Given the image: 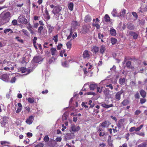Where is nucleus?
Listing matches in <instances>:
<instances>
[{"instance_id": "1", "label": "nucleus", "mask_w": 147, "mask_h": 147, "mask_svg": "<svg viewBox=\"0 0 147 147\" xmlns=\"http://www.w3.org/2000/svg\"><path fill=\"white\" fill-rule=\"evenodd\" d=\"M10 17L11 14L9 12H2L0 15V26L8 22Z\"/></svg>"}, {"instance_id": "2", "label": "nucleus", "mask_w": 147, "mask_h": 147, "mask_svg": "<svg viewBox=\"0 0 147 147\" xmlns=\"http://www.w3.org/2000/svg\"><path fill=\"white\" fill-rule=\"evenodd\" d=\"M62 9V7L60 6H56L54 7L52 12L54 15L59 14V13L61 11Z\"/></svg>"}, {"instance_id": "3", "label": "nucleus", "mask_w": 147, "mask_h": 147, "mask_svg": "<svg viewBox=\"0 0 147 147\" xmlns=\"http://www.w3.org/2000/svg\"><path fill=\"white\" fill-rule=\"evenodd\" d=\"M80 129V127L79 126H76L75 124H72L71 125L70 131L71 133H74L78 131Z\"/></svg>"}, {"instance_id": "4", "label": "nucleus", "mask_w": 147, "mask_h": 147, "mask_svg": "<svg viewBox=\"0 0 147 147\" xmlns=\"http://www.w3.org/2000/svg\"><path fill=\"white\" fill-rule=\"evenodd\" d=\"M124 92V90L122 89L117 92L115 95V97L117 101H119L121 99V94Z\"/></svg>"}, {"instance_id": "5", "label": "nucleus", "mask_w": 147, "mask_h": 147, "mask_svg": "<svg viewBox=\"0 0 147 147\" xmlns=\"http://www.w3.org/2000/svg\"><path fill=\"white\" fill-rule=\"evenodd\" d=\"M125 119H121L119 120L116 124V125L119 129L121 128L123 126L124 124Z\"/></svg>"}, {"instance_id": "6", "label": "nucleus", "mask_w": 147, "mask_h": 147, "mask_svg": "<svg viewBox=\"0 0 147 147\" xmlns=\"http://www.w3.org/2000/svg\"><path fill=\"white\" fill-rule=\"evenodd\" d=\"M110 122L108 121H105L100 124L99 126L103 128H108L111 124Z\"/></svg>"}, {"instance_id": "7", "label": "nucleus", "mask_w": 147, "mask_h": 147, "mask_svg": "<svg viewBox=\"0 0 147 147\" xmlns=\"http://www.w3.org/2000/svg\"><path fill=\"white\" fill-rule=\"evenodd\" d=\"M18 19V22L20 23H23L25 24H26L28 23L27 19L25 18L24 17L20 16Z\"/></svg>"}, {"instance_id": "8", "label": "nucleus", "mask_w": 147, "mask_h": 147, "mask_svg": "<svg viewBox=\"0 0 147 147\" xmlns=\"http://www.w3.org/2000/svg\"><path fill=\"white\" fill-rule=\"evenodd\" d=\"M34 117L32 115L30 116L26 121V123L29 125H31L33 122Z\"/></svg>"}, {"instance_id": "9", "label": "nucleus", "mask_w": 147, "mask_h": 147, "mask_svg": "<svg viewBox=\"0 0 147 147\" xmlns=\"http://www.w3.org/2000/svg\"><path fill=\"white\" fill-rule=\"evenodd\" d=\"M8 118L7 117H4L3 118V120L1 122V126L3 127H5L7 124V119Z\"/></svg>"}, {"instance_id": "10", "label": "nucleus", "mask_w": 147, "mask_h": 147, "mask_svg": "<svg viewBox=\"0 0 147 147\" xmlns=\"http://www.w3.org/2000/svg\"><path fill=\"white\" fill-rule=\"evenodd\" d=\"M89 26H87L86 25L83 26L82 29V33L84 34H86L89 32Z\"/></svg>"}, {"instance_id": "11", "label": "nucleus", "mask_w": 147, "mask_h": 147, "mask_svg": "<svg viewBox=\"0 0 147 147\" xmlns=\"http://www.w3.org/2000/svg\"><path fill=\"white\" fill-rule=\"evenodd\" d=\"M129 34L130 35L132 36L134 39L136 40L137 39L138 35L136 33L132 31L129 32Z\"/></svg>"}, {"instance_id": "12", "label": "nucleus", "mask_w": 147, "mask_h": 147, "mask_svg": "<svg viewBox=\"0 0 147 147\" xmlns=\"http://www.w3.org/2000/svg\"><path fill=\"white\" fill-rule=\"evenodd\" d=\"M43 59L42 57L40 56H36L34 57L33 60L35 63H39L40 62L42 61Z\"/></svg>"}, {"instance_id": "13", "label": "nucleus", "mask_w": 147, "mask_h": 147, "mask_svg": "<svg viewBox=\"0 0 147 147\" xmlns=\"http://www.w3.org/2000/svg\"><path fill=\"white\" fill-rule=\"evenodd\" d=\"M47 27L49 34H50L52 33L54 31V27L51 26V24H48Z\"/></svg>"}, {"instance_id": "14", "label": "nucleus", "mask_w": 147, "mask_h": 147, "mask_svg": "<svg viewBox=\"0 0 147 147\" xmlns=\"http://www.w3.org/2000/svg\"><path fill=\"white\" fill-rule=\"evenodd\" d=\"M55 141L52 139H51L48 142L47 144L48 146L51 147H54L55 146V144L54 143Z\"/></svg>"}, {"instance_id": "15", "label": "nucleus", "mask_w": 147, "mask_h": 147, "mask_svg": "<svg viewBox=\"0 0 147 147\" xmlns=\"http://www.w3.org/2000/svg\"><path fill=\"white\" fill-rule=\"evenodd\" d=\"M83 57L85 59L89 58L90 57V55L89 54V51L87 50L84 51L83 53Z\"/></svg>"}, {"instance_id": "16", "label": "nucleus", "mask_w": 147, "mask_h": 147, "mask_svg": "<svg viewBox=\"0 0 147 147\" xmlns=\"http://www.w3.org/2000/svg\"><path fill=\"white\" fill-rule=\"evenodd\" d=\"M99 50V48L98 47L96 46H94L92 47L91 51L95 54L98 53Z\"/></svg>"}, {"instance_id": "17", "label": "nucleus", "mask_w": 147, "mask_h": 147, "mask_svg": "<svg viewBox=\"0 0 147 147\" xmlns=\"http://www.w3.org/2000/svg\"><path fill=\"white\" fill-rule=\"evenodd\" d=\"M92 18L91 16L88 15L85 16L84 20V22L86 23L90 22Z\"/></svg>"}, {"instance_id": "18", "label": "nucleus", "mask_w": 147, "mask_h": 147, "mask_svg": "<svg viewBox=\"0 0 147 147\" xmlns=\"http://www.w3.org/2000/svg\"><path fill=\"white\" fill-rule=\"evenodd\" d=\"M126 65L128 68L130 69H132L134 68V67L131 65V63L130 61H127L126 63Z\"/></svg>"}, {"instance_id": "19", "label": "nucleus", "mask_w": 147, "mask_h": 147, "mask_svg": "<svg viewBox=\"0 0 147 147\" xmlns=\"http://www.w3.org/2000/svg\"><path fill=\"white\" fill-rule=\"evenodd\" d=\"M52 55H57V51L55 48H52L50 49Z\"/></svg>"}, {"instance_id": "20", "label": "nucleus", "mask_w": 147, "mask_h": 147, "mask_svg": "<svg viewBox=\"0 0 147 147\" xmlns=\"http://www.w3.org/2000/svg\"><path fill=\"white\" fill-rule=\"evenodd\" d=\"M78 25V22L76 21H73L71 22V26L74 29L77 28Z\"/></svg>"}, {"instance_id": "21", "label": "nucleus", "mask_w": 147, "mask_h": 147, "mask_svg": "<svg viewBox=\"0 0 147 147\" xmlns=\"http://www.w3.org/2000/svg\"><path fill=\"white\" fill-rule=\"evenodd\" d=\"M20 70L22 73H24L27 72L29 74L31 72L30 69H27L26 68L24 67H22L20 68Z\"/></svg>"}, {"instance_id": "22", "label": "nucleus", "mask_w": 147, "mask_h": 147, "mask_svg": "<svg viewBox=\"0 0 147 147\" xmlns=\"http://www.w3.org/2000/svg\"><path fill=\"white\" fill-rule=\"evenodd\" d=\"M106 50V47L104 45L101 46L100 49V53L102 54H103Z\"/></svg>"}, {"instance_id": "23", "label": "nucleus", "mask_w": 147, "mask_h": 147, "mask_svg": "<svg viewBox=\"0 0 147 147\" xmlns=\"http://www.w3.org/2000/svg\"><path fill=\"white\" fill-rule=\"evenodd\" d=\"M140 93L141 96L143 98H144L146 97V93L144 90L142 89L140 90Z\"/></svg>"}, {"instance_id": "24", "label": "nucleus", "mask_w": 147, "mask_h": 147, "mask_svg": "<svg viewBox=\"0 0 147 147\" xmlns=\"http://www.w3.org/2000/svg\"><path fill=\"white\" fill-rule=\"evenodd\" d=\"M97 85L96 84H91L89 86V87L90 90H93L96 88H97Z\"/></svg>"}, {"instance_id": "25", "label": "nucleus", "mask_w": 147, "mask_h": 147, "mask_svg": "<svg viewBox=\"0 0 147 147\" xmlns=\"http://www.w3.org/2000/svg\"><path fill=\"white\" fill-rule=\"evenodd\" d=\"M45 13L46 15L45 16V19L47 20H49L50 18V16L47 9H45Z\"/></svg>"}, {"instance_id": "26", "label": "nucleus", "mask_w": 147, "mask_h": 147, "mask_svg": "<svg viewBox=\"0 0 147 147\" xmlns=\"http://www.w3.org/2000/svg\"><path fill=\"white\" fill-rule=\"evenodd\" d=\"M101 106L104 108L108 109L110 107H113V105L112 104L110 105H107L105 103H103L101 105Z\"/></svg>"}, {"instance_id": "27", "label": "nucleus", "mask_w": 147, "mask_h": 147, "mask_svg": "<svg viewBox=\"0 0 147 147\" xmlns=\"http://www.w3.org/2000/svg\"><path fill=\"white\" fill-rule=\"evenodd\" d=\"M125 82V79L124 78H120L119 81V83L121 85L124 84Z\"/></svg>"}, {"instance_id": "28", "label": "nucleus", "mask_w": 147, "mask_h": 147, "mask_svg": "<svg viewBox=\"0 0 147 147\" xmlns=\"http://www.w3.org/2000/svg\"><path fill=\"white\" fill-rule=\"evenodd\" d=\"M9 32V34H11L13 33L12 30L10 28L5 29L4 30V33L6 34L7 33Z\"/></svg>"}, {"instance_id": "29", "label": "nucleus", "mask_w": 147, "mask_h": 147, "mask_svg": "<svg viewBox=\"0 0 147 147\" xmlns=\"http://www.w3.org/2000/svg\"><path fill=\"white\" fill-rule=\"evenodd\" d=\"M127 28L130 30H133L134 29V26L131 23H129L127 24Z\"/></svg>"}, {"instance_id": "30", "label": "nucleus", "mask_w": 147, "mask_h": 147, "mask_svg": "<svg viewBox=\"0 0 147 147\" xmlns=\"http://www.w3.org/2000/svg\"><path fill=\"white\" fill-rule=\"evenodd\" d=\"M44 29V27L43 26H39L38 29V32L40 34H42L43 33V31Z\"/></svg>"}, {"instance_id": "31", "label": "nucleus", "mask_w": 147, "mask_h": 147, "mask_svg": "<svg viewBox=\"0 0 147 147\" xmlns=\"http://www.w3.org/2000/svg\"><path fill=\"white\" fill-rule=\"evenodd\" d=\"M129 101L127 99H125L124 100L121 102V104L123 106H126V105H128L129 103Z\"/></svg>"}, {"instance_id": "32", "label": "nucleus", "mask_w": 147, "mask_h": 147, "mask_svg": "<svg viewBox=\"0 0 147 147\" xmlns=\"http://www.w3.org/2000/svg\"><path fill=\"white\" fill-rule=\"evenodd\" d=\"M105 21L107 22H109L110 20V18L108 14H106L104 17Z\"/></svg>"}, {"instance_id": "33", "label": "nucleus", "mask_w": 147, "mask_h": 147, "mask_svg": "<svg viewBox=\"0 0 147 147\" xmlns=\"http://www.w3.org/2000/svg\"><path fill=\"white\" fill-rule=\"evenodd\" d=\"M55 57L53 56L51 57V58L49 59L48 61V63L49 64H51L53 62H54L55 61Z\"/></svg>"}, {"instance_id": "34", "label": "nucleus", "mask_w": 147, "mask_h": 147, "mask_svg": "<svg viewBox=\"0 0 147 147\" xmlns=\"http://www.w3.org/2000/svg\"><path fill=\"white\" fill-rule=\"evenodd\" d=\"M111 34L112 36H115L116 34V30L113 29H111L110 30Z\"/></svg>"}, {"instance_id": "35", "label": "nucleus", "mask_w": 147, "mask_h": 147, "mask_svg": "<svg viewBox=\"0 0 147 147\" xmlns=\"http://www.w3.org/2000/svg\"><path fill=\"white\" fill-rule=\"evenodd\" d=\"M111 42L112 45H114L116 44L117 42V39L114 38H112L111 40Z\"/></svg>"}, {"instance_id": "36", "label": "nucleus", "mask_w": 147, "mask_h": 147, "mask_svg": "<svg viewBox=\"0 0 147 147\" xmlns=\"http://www.w3.org/2000/svg\"><path fill=\"white\" fill-rule=\"evenodd\" d=\"M147 144L146 142H143L138 146V147H146Z\"/></svg>"}, {"instance_id": "37", "label": "nucleus", "mask_w": 147, "mask_h": 147, "mask_svg": "<svg viewBox=\"0 0 147 147\" xmlns=\"http://www.w3.org/2000/svg\"><path fill=\"white\" fill-rule=\"evenodd\" d=\"M73 7L74 4L72 3H70L68 5V8L71 11L73 10Z\"/></svg>"}, {"instance_id": "38", "label": "nucleus", "mask_w": 147, "mask_h": 147, "mask_svg": "<svg viewBox=\"0 0 147 147\" xmlns=\"http://www.w3.org/2000/svg\"><path fill=\"white\" fill-rule=\"evenodd\" d=\"M27 100H28V102L30 103H32L34 102V98L30 97H29L27 98Z\"/></svg>"}, {"instance_id": "39", "label": "nucleus", "mask_w": 147, "mask_h": 147, "mask_svg": "<svg viewBox=\"0 0 147 147\" xmlns=\"http://www.w3.org/2000/svg\"><path fill=\"white\" fill-rule=\"evenodd\" d=\"M20 38L19 36H17L15 38V39L17 40V41L20 42L21 44H23L24 41L22 39H20Z\"/></svg>"}, {"instance_id": "40", "label": "nucleus", "mask_w": 147, "mask_h": 147, "mask_svg": "<svg viewBox=\"0 0 147 147\" xmlns=\"http://www.w3.org/2000/svg\"><path fill=\"white\" fill-rule=\"evenodd\" d=\"M103 87L102 86L101 87H97V92H99V93H101L102 91V89L103 88Z\"/></svg>"}, {"instance_id": "41", "label": "nucleus", "mask_w": 147, "mask_h": 147, "mask_svg": "<svg viewBox=\"0 0 147 147\" xmlns=\"http://www.w3.org/2000/svg\"><path fill=\"white\" fill-rule=\"evenodd\" d=\"M98 38L99 39H101V41L102 42H104V41L102 40V38L104 37V35L103 34H101L100 33L98 34Z\"/></svg>"}, {"instance_id": "42", "label": "nucleus", "mask_w": 147, "mask_h": 147, "mask_svg": "<svg viewBox=\"0 0 147 147\" xmlns=\"http://www.w3.org/2000/svg\"><path fill=\"white\" fill-rule=\"evenodd\" d=\"M126 10L125 9H123L120 13V16L121 17H124L126 13Z\"/></svg>"}, {"instance_id": "43", "label": "nucleus", "mask_w": 147, "mask_h": 147, "mask_svg": "<svg viewBox=\"0 0 147 147\" xmlns=\"http://www.w3.org/2000/svg\"><path fill=\"white\" fill-rule=\"evenodd\" d=\"M53 40L55 42L56 44L57 43L58 40V35L54 36L53 38Z\"/></svg>"}, {"instance_id": "44", "label": "nucleus", "mask_w": 147, "mask_h": 147, "mask_svg": "<svg viewBox=\"0 0 147 147\" xmlns=\"http://www.w3.org/2000/svg\"><path fill=\"white\" fill-rule=\"evenodd\" d=\"M16 79V77H12L11 78L10 82L11 83H13L15 82Z\"/></svg>"}, {"instance_id": "45", "label": "nucleus", "mask_w": 147, "mask_h": 147, "mask_svg": "<svg viewBox=\"0 0 147 147\" xmlns=\"http://www.w3.org/2000/svg\"><path fill=\"white\" fill-rule=\"evenodd\" d=\"M144 125L142 124L140 125L139 127L136 128L135 127V129H136V131H140L142 128L143 127Z\"/></svg>"}, {"instance_id": "46", "label": "nucleus", "mask_w": 147, "mask_h": 147, "mask_svg": "<svg viewBox=\"0 0 147 147\" xmlns=\"http://www.w3.org/2000/svg\"><path fill=\"white\" fill-rule=\"evenodd\" d=\"M49 140V137L48 135L46 136L44 138L43 140L45 142H48Z\"/></svg>"}, {"instance_id": "47", "label": "nucleus", "mask_w": 147, "mask_h": 147, "mask_svg": "<svg viewBox=\"0 0 147 147\" xmlns=\"http://www.w3.org/2000/svg\"><path fill=\"white\" fill-rule=\"evenodd\" d=\"M32 26L30 24H29V27L27 28L28 30L30 31V33L32 34L33 33V31L32 29Z\"/></svg>"}, {"instance_id": "48", "label": "nucleus", "mask_w": 147, "mask_h": 147, "mask_svg": "<svg viewBox=\"0 0 147 147\" xmlns=\"http://www.w3.org/2000/svg\"><path fill=\"white\" fill-rule=\"evenodd\" d=\"M109 90L107 88H105V90L103 91L104 94L107 95L109 94Z\"/></svg>"}, {"instance_id": "49", "label": "nucleus", "mask_w": 147, "mask_h": 147, "mask_svg": "<svg viewBox=\"0 0 147 147\" xmlns=\"http://www.w3.org/2000/svg\"><path fill=\"white\" fill-rule=\"evenodd\" d=\"M66 45L68 49H70L71 48V44L70 42H67L66 44Z\"/></svg>"}, {"instance_id": "50", "label": "nucleus", "mask_w": 147, "mask_h": 147, "mask_svg": "<svg viewBox=\"0 0 147 147\" xmlns=\"http://www.w3.org/2000/svg\"><path fill=\"white\" fill-rule=\"evenodd\" d=\"M111 13L113 16L115 17L116 16L115 14L117 13V11L115 9H113Z\"/></svg>"}, {"instance_id": "51", "label": "nucleus", "mask_w": 147, "mask_h": 147, "mask_svg": "<svg viewBox=\"0 0 147 147\" xmlns=\"http://www.w3.org/2000/svg\"><path fill=\"white\" fill-rule=\"evenodd\" d=\"M132 14L133 16L135 18V20H137L138 17L137 13L136 12H132Z\"/></svg>"}, {"instance_id": "52", "label": "nucleus", "mask_w": 147, "mask_h": 147, "mask_svg": "<svg viewBox=\"0 0 147 147\" xmlns=\"http://www.w3.org/2000/svg\"><path fill=\"white\" fill-rule=\"evenodd\" d=\"M146 101V99L144 98H141L140 100V102L141 104L144 103Z\"/></svg>"}, {"instance_id": "53", "label": "nucleus", "mask_w": 147, "mask_h": 147, "mask_svg": "<svg viewBox=\"0 0 147 147\" xmlns=\"http://www.w3.org/2000/svg\"><path fill=\"white\" fill-rule=\"evenodd\" d=\"M92 25L94 26H95L98 29H99L100 27V26L98 24L96 23L93 24Z\"/></svg>"}, {"instance_id": "54", "label": "nucleus", "mask_w": 147, "mask_h": 147, "mask_svg": "<svg viewBox=\"0 0 147 147\" xmlns=\"http://www.w3.org/2000/svg\"><path fill=\"white\" fill-rule=\"evenodd\" d=\"M134 131H136L135 127V126L132 127L129 129V131L130 132H132Z\"/></svg>"}, {"instance_id": "55", "label": "nucleus", "mask_w": 147, "mask_h": 147, "mask_svg": "<svg viewBox=\"0 0 147 147\" xmlns=\"http://www.w3.org/2000/svg\"><path fill=\"white\" fill-rule=\"evenodd\" d=\"M83 70L84 72V74L85 75H87L90 71V70H87V69L86 68H84L83 69Z\"/></svg>"}, {"instance_id": "56", "label": "nucleus", "mask_w": 147, "mask_h": 147, "mask_svg": "<svg viewBox=\"0 0 147 147\" xmlns=\"http://www.w3.org/2000/svg\"><path fill=\"white\" fill-rule=\"evenodd\" d=\"M44 146V144L42 143H40L38 144H37L35 146V147H43Z\"/></svg>"}, {"instance_id": "57", "label": "nucleus", "mask_w": 147, "mask_h": 147, "mask_svg": "<svg viewBox=\"0 0 147 147\" xmlns=\"http://www.w3.org/2000/svg\"><path fill=\"white\" fill-rule=\"evenodd\" d=\"M12 23L14 26H16L17 24V21L16 20H13L12 21Z\"/></svg>"}, {"instance_id": "58", "label": "nucleus", "mask_w": 147, "mask_h": 147, "mask_svg": "<svg viewBox=\"0 0 147 147\" xmlns=\"http://www.w3.org/2000/svg\"><path fill=\"white\" fill-rule=\"evenodd\" d=\"M22 32H23L24 34L27 36H28V32L25 29H22Z\"/></svg>"}, {"instance_id": "59", "label": "nucleus", "mask_w": 147, "mask_h": 147, "mask_svg": "<svg viewBox=\"0 0 147 147\" xmlns=\"http://www.w3.org/2000/svg\"><path fill=\"white\" fill-rule=\"evenodd\" d=\"M107 87H109L110 88L111 90H112L113 89V87L112 85L111 84H109L107 85H106Z\"/></svg>"}, {"instance_id": "60", "label": "nucleus", "mask_w": 147, "mask_h": 147, "mask_svg": "<svg viewBox=\"0 0 147 147\" xmlns=\"http://www.w3.org/2000/svg\"><path fill=\"white\" fill-rule=\"evenodd\" d=\"M137 135H138L139 136H142L144 137L145 136V134L144 132H141V133H137L136 134Z\"/></svg>"}, {"instance_id": "61", "label": "nucleus", "mask_w": 147, "mask_h": 147, "mask_svg": "<svg viewBox=\"0 0 147 147\" xmlns=\"http://www.w3.org/2000/svg\"><path fill=\"white\" fill-rule=\"evenodd\" d=\"M63 46V45L61 43H60L59 44H58L57 47V49L58 50H60L61 47Z\"/></svg>"}, {"instance_id": "62", "label": "nucleus", "mask_w": 147, "mask_h": 147, "mask_svg": "<svg viewBox=\"0 0 147 147\" xmlns=\"http://www.w3.org/2000/svg\"><path fill=\"white\" fill-rule=\"evenodd\" d=\"M105 135V132H100L99 134V136L100 137L103 136Z\"/></svg>"}, {"instance_id": "63", "label": "nucleus", "mask_w": 147, "mask_h": 147, "mask_svg": "<svg viewBox=\"0 0 147 147\" xmlns=\"http://www.w3.org/2000/svg\"><path fill=\"white\" fill-rule=\"evenodd\" d=\"M141 113V111L139 110H137L135 112V114L136 115H138Z\"/></svg>"}, {"instance_id": "64", "label": "nucleus", "mask_w": 147, "mask_h": 147, "mask_svg": "<svg viewBox=\"0 0 147 147\" xmlns=\"http://www.w3.org/2000/svg\"><path fill=\"white\" fill-rule=\"evenodd\" d=\"M22 108L18 107L17 108V109L16 111V113H20L22 110Z\"/></svg>"}]
</instances>
